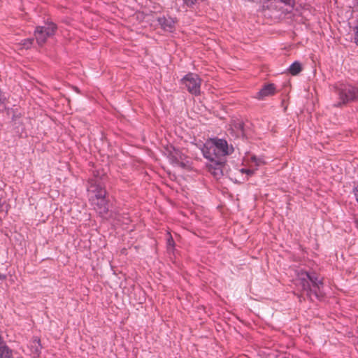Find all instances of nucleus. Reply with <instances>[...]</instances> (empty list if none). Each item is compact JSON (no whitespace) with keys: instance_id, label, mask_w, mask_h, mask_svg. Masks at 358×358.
Here are the masks:
<instances>
[{"instance_id":"412c9836","label":"nucleus","mask_w":358,"mask_h":358,"mask_svg":"<svg viewBox=\"0 0 358 358\" xmlns=\"http://www.w3.org/2000/svg\"><path fill=\"white\" fill-rule=\"evenodd\" d=\"M6 100V97L4 96L3 92L0 90V103H4Z\"/></svg>"},{"instance_id":"a211bd4d","label":"nucleus","mask_w":358,"mask_h":358,"mask_svg":"<svg viewBox=\"0 0 358 358\" xmlns=\"http://www.w3.org/2000/svg\"><path fill=\"white\" fill-rule=\"evenodd\" d=\"M198 0H182L183 3L188 7H191L194 5Z\"/></svg>"},{"instance_id":"4be33fe9","label":"nucleus","mask_w":358,"mask_h":358,"mask_svg":"<svg viewBox=\"0 0 358 358\" xmlns=\"http://www.w3.org/2000/svg\"><path fill=\"white\" fill-rule=\"evenodd\" d=\"M355 30L356 31H355V39L356 43L358 45V25L356 27Z\"/></svg>"},{"instance_id":"9b49d317","label":"nucleus","mask_w":358,"mask_h":358,"mask_svg":"<svg viewBox=\"0 0 358 358\" xmlns=\"http://www.w3.org/2000/svg\"><path fill=\"white\" fill-rule=\"evenodd\" d=\"M31 355L34 357H39L41 351V340L38 337H34L29 345Z\"/></svg>"},{"instance_id":"aec40b11","label":"nucleus","mask_w":358,"mask_h":358,"mask_svg":"<svg viewBox=\"0 0 358 358\" xmlns=\"http://www.w3.org/2000/svg\"><path fill=\"white\" fill-rule=\"evenodd\" d=\"M252 161L255 162L257 166H259L262 163V161L255 156L252 157Z\"/></svg>"},{"instance_id":"9d476101","label":"nucleus","mask_w":358,"mask_h":358,"mask_svg":"<svg viewBox=\"0 0 358 358\" xmlns=\"http://www.w3.org/2000/svg\"><path fill=\"white\" fill-rule=\"evenodd\" d=\"M92 205L101 216L103 217L108 211V202L106 199H91Z\"/></svg>"},{"instance_id":"f257e3e1","label":"nucleus","mask_w":358,"mask_h":358,"mask_svg":"<svg viewBox=\"0 0 358 358\" xmlns=\"http://www.w3.org/2000/svg\"><path fill=\"white\" fill-rule=\"evenodd\" d=\"M201 150L206 159L219 166L224 163V157L232 153L234 148H229L224 139L213 138L210 143L202 145Z\"/></svg>"},{"instance_id":"f3484780","label":"nucleus","mask_w":358,"mask_h":358,"mask_svg":"<svg viewBox=\"0 0 358 358\" xmlns=\"http://www.w3.org/2000/svg\"><path fill=\"white\" fill-rule=\"evenodd\" d=\"M175 242L173 241V238L171 235H169V237L167 238V248L168 250H170L171 248H173L174 247Z\"/></svg>"},{"instance_id":"39448f33","label":"nucleus","mask_w":358,"mask_h":358,"mask_svg":"<svg viewBox=\"0 0 358 358\" xmlns=\"http://www.w3.org/2000/svg\"><path fill=\"white\" fill-rule=\"evenodd\" d=\"M357 87L345 85L343 87L339 88L338 90V95L341 103H339L338 106H341V104H345L357 99Z\"/></svg>"},{"instance_id":"2eb2a0df","label":"nucleus","mask_w":358,"mask_h":358,"mask_svg":"<svg viewBox=\"0 0 358 358\" xmlns=\"http://www.w3.org/2000/svg\"><path fill=\"white\" fill-rule=\"evenodd\" d=\"M223 164H220L217 166L215 163H212L209 165V171L210 172L216 177H219L222 174V166Z\"/></svg>"},{"instance_id":"dca6fc26","label":"nucleus","mask_w":358,"mask_h":358,"mask_svg":"<svg viewBox=\"0 0 358 358\" xmlns=\"http://www.w3.org/2000/svg\"><path fill=\"white\" fill-rule=\"evenodd\" d=\"M34 38H29L24 39L21 41L20 45L22 46L23 48L29 49L31 47L33 43H34Z\"/></svg>"},{"instance_id":"20e7f679","label":"nucleus","mask_w":358,"mask_h":358,"mask_svg":"<svg viewBox=\"0 0 358 358\" xmlns=\"http://www.w3.org/2000/svg\"><path fill=\"white\" fill-rule=\"evenodd\" d=\"M56 29V25L52 22L47 23L44 26L37 27L34 31L37 43L39 45H43L48 37L54 35Z\"/></svg>"},{"instance_id":"1a4fd4ad","label":"nucleus","mask_w":358,"mask_h":358,"mask_svg":"<svg viewBox=\"0 0 358 358\" xmlns=\"http://www.w3.org/2000/svg\"><path fill=\"white\" fill-rule=\"evenodd\" d=\"M88 191L94 194V196L92 199H106V191L103 185L97 180H92Z\"/></svg>"},{"instance_id":"393cba45","label":"nucleus","mask_w":358,"mask_h":358,"mask_svg":"<svg viewBox=\"0 0 358 358\" xmlns=\"http://www.w3.org/2000/svg\"><path fill=\"white\" fill-rule=\"evenodd\" d=\"M3 341L1 336H0V342Z\"/></svg>"},{"instance_id":"ddd939ff","label":"nucleus","mask_w":358,"mask_h":358,"mask_svg":"<svg viewBox=\"0 0 358 358\" xmlns=\"http://www.w3.org/2000/svg\"><path fill=\"white\" fill-rule=\"evenodd\" d=\"M0 358H13V350L3 341L0 342Z\"/></svg>"},{"instance_id":"7ed1b4c3","label":"nucleus","mask_w":358,"mask_h":358,"mask_svg":"<svg viewBox=\"0 0 358 358\" xmlns=\"http://www.w3.org/2000/svg\"><path fill=\"white\" fill-rule=\"evenodd\" d=\"M181 82L191 94L194 96L201 94V79L197 74L189 73L182 78Z\"/></svg>"},{"instance_id":"4468645a","label":"nucleus","mask_w":358,"mask_h":358,"mask_svg":"<svg viewBox=\"0 0 358 358\" xmlns=\"http://www.w3.org/2000/svg\"><path fill=\"white\" fill-rule=\"evenodd\" d=\"M288 71L292 76H296L302 71V66L299 62H293L289 67Z\"/></svg>"},{"instance_id":"f03ea898","label":"nucleus","mask_w":358,"mask_h":358,"mask_svg":"<svg viewBox=\"0 0 358 358\" xmlns=\"http://www.w3.org/2000/svg\"><path fill=\"white\" fill-rule=\"evenodd\" d=\"M299 286L310 301H313V296L320 300L322 298L320 289L324 283L316 273L301 271L299 273Z\"/></svg>"},{"instance_id":"6ab92c4d","label":"nucleus","mask_w":358,"mask_h":358,"mask_svg":"<svg viewBox=\"0 0 358 358\" xmlns=\"http://www.w3.org/2000/svg\"><path fill=\"white\" fill-rule=\"evenodd\" d=\"M240 171L242 173H245L248 176H252L255 173L254 170L248 169H241Z\"/></svg>"},{"instance_id":"b1692460","label":"nucleus","mask_w":358,"mask_h":358,"mask_svg":"<svg viewBox=\"0 0 358 358\" xmlns=\"http://www.w3.org/2000/svg\"><path fill=\"white\" fill-rule=\"evenodd\" d=\"M356 5L358 6V0H355Z\"/></svg>"},{"instance_id":"423d86ee","label":"nucleus","mask_w":358,"mask_h":358,"mask_svg":"<svg viewBox=\"0 0 358 358\" xmlns=\"http://www.w3.org/2000/svg\"><path fill=\"white\" fill-rule=\"evenodd\" d=\"M167 157L172 164L182 168L186 167V163L184 162L185 156L178 149L172 148L168 150Z\"/></svg>"},{"instance_id":"f8f14e48","label":"nucleus","mask_w":358,"mask_h":358,"mask_svg":"<svg viewBox=\"0 0 358 358\" xmlns=\"http://www.w3.org/2000/svg\"><path fill=\"white\" fill-rule=\"evenodd\" d=\"M275 87L273 84H267L264 85L262 90L259 91L256 98L262 99L265 96L273 95L275 93Z\"/></svg>"},{"instance_id":"0eeeda50","label":"nucleus","mask_w":358,"mask_h":358,"mask_svg":"<svg viewBox=\"0 0 358 358\" xmlns=\"http://www.w3.org/2000/svg\"><path fill=\"white\" fill-rule=\"evenodd\" d=\"M157 22L164 31L171 33L173 32L176 29L177 20L176 17L164 15L157 18Z\"/></svg>"},{"instance_id":"5701e85b","label":"nucleus","mask_w":358,"mask_h":358,"mask_svg":"<svg viewBox=\"0 0 358 358\" xmlns=\"http://www.w3.org/2000/svg\"><path fill=\"white\" fill-rule=\"evenodd\" d=\"M6 278V276L4 274L0 273V280H3Z\"/></svg>"},{"instance_id":"a878e982","label":"nucleus","mask_w":358,"mask_h":358,"mask_svg":"<svg viewBox=\"0 0 358 358\" xmlns=\"http://www.w3.org/2000/svg\"><path fill=\"white\" fill-rule=\"evenodd\" d=\"M357 84H358V81H357Z\"/></svg>"},{"instance_id":"6e6552de","label":"nucleus","mask_w":358,"mask_h":358,"mask_svg":"<svg viewBox=\"0 0 358 358\" xmlns=\"http://www.w3.org/2000/svg\"><path fill=\"white\" fill-rule=\"evenodd\" d=\"M88 191L94 194V196L92 199H106V191L103 185L97 180H92Z\"/></svg>"}]
</instances>
